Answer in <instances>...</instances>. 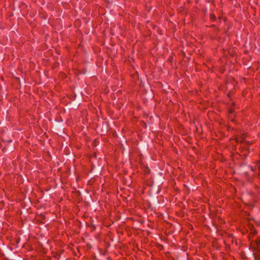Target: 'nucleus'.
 I'll use <instances>...</instances> for the list:
<instances>
[{
    "instance_id": "1",
    "label": "nucleus",
    "mask_w": 260,
    "mask_h": 260,
    "mask_svg": "<svg viewBox=\"0 0 260 260\" xmlns=\"http://www.w3.org/2000/svg\"><path fill=\"white\" fill-rule=\"evenodd\" d=\"M257 248H260V241L256 243Z\"/></svg>"
}]
</instances>
